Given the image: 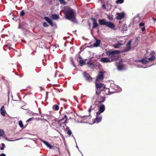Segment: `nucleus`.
I'll list each match as a JSON object with an SVG mask.
<instances>
[{
	"label": "nucleus",
	"instance_id": "f8f14e48",
	"mask_svg": "<svg viewBox=\"0 0 156 156\" xmlns=\"http://www.w3.org/2000/svg\"><path fill=\"white\" fill-rule=\"evenodd\" d=\"M104 73L102 71L100 72L97 77L96 80H101L103 79L104 78Z\"/></svg>",
	"mask_w": 156,
	"mask_h": 156
},
{
	"label": "nucleus",
	"instance_id": "20e7f679",
	"mask_svg": "<svg viewBox=\"0 0 156 156\" xmlns=\"http://www.w3.org/2000/svg\"><path fill=\"white\" fill-rule=\"evenodd\" d=\"M105 98L104 97H101L100 95L98 96L97 99L96 100L95 103H98L101 104L105 101Z\"/></svg>",
	"mask_w": 156,
	"mask_h": 156
},
{
	"label": "nucleus",
	"instance_id": "f704fd0d",
	"mask_svg": "<svg viewBox=\"0 0 156 156\" xmlns=\"http://www.w3.org/2000/svg\"><path fill=\"white\" fill-rule=\"evenodd\" d=\"M108 18L110 20H112L113 19V17L112 15H108Z\"/></svg>",
	"mask_w": 156,
	"mask_h": 156
},
{
	"label": "nucleus",
	"instance_id": "423d86ee",
	"mask_svg": "<svg viewBox=\"0 0 156 156\" xmlns=\"http://www.w3.org/2000/svg\"><path fill=\"white\" fill-rule=\"evenodd\" d=\"M95 87L97 90H102L105 87L104 85L102 83H96Z\"/></svg>",
	"mask_w": 156,
	"mask_h": 156
},
{
	"label": "nucleus",
	"instance_id": "39448f33",
	"mask_svg": "<svg viewBox=\"0 0 156 156\" xmlns=\"http://www.w3.org/2000/svg\"><path fill=\"white\" fill-rule=\"evenodd\" d=\"M99 111L98 112H96V114L97 115H99L100 114L103 112L105 110V107L104 105L102 104L99 107Z\"/></svg>",
	"mask_w": 156,
	"mask_h": 156
},
{
	"label": "nucleus",
	"instance_id": "f3484780",
	"mask_svg": "<svg viewBox=\"0 0 156 156\" xmlns=\"http://www.w3.org/2000/svg\"><path fill=\"white\" fill-rule=\"evenodd\" d=\"M4 106H2L1 107L0 109L1 115L3 116H5V113H6V111L4 110Z\"/></svg>",
	"mask_w": 156,
	"mask_h": 156
},
{
	"label": "nucleus",
	"instance_id": "9d476101",
	"mask_svg": "<svg viewBox=\"0 0 156 156\" xmlns=\"http://www.w3.org/2000/svg\"><path fill=\"white\" fill-rule=\"evenodd\" d=\"M91 20H92L93 22V25L92 28H94L97 27L98 26V25L97 23L96 20L93 17H92L91 18Z\"/></svg>",
	"mask_w": 156,
	"mask_h": 156
},
{
	"label": "nucleus",
	"instance_id": "de8ad7c7",
	"mask_svg": "<svg viewBox=\"0 0 156 156\" xmlns=\"http://www.w3.org/2000/svg\"><path fill=\"white\" fill-rule=\"evenodd\" d=\"M4 147H1L0 148V149L1 150H4Z\"/></svg>",
	"mask_w": 156,
	"mask_h": 156
},
{
	"label": "nucleus",
	"instance_id": "aec40b11",
	"mask_svg": "<svg viewBox=\"0 0 156 156\" xmlns=\"http://www.w3.org/2000/svg\"><path fill=\"white\" fill-rule=\"evenodd\" d=\"M66 119L64 122H62V123H67V116L66 115L64 116V117L62 118L61 119L59 120L58 121H59V122H61L64 119Z\"/></svg>",
	"mask_w": 156,
	"mask_h": 156
},
{
	"label": "nucleus",
	"instance_id": "6ab92c4d",
	"mask_svg": "<svg viewBox=\"0 0 156 156\" xmlns=\"http://www.w3.org/2000/svg\"><path fill=\"white\" fill-rule=\"evenodd\" d=\"M44 19L52 27L53 26V22L48 17H44Z\"/></svg>",
	"mask_w": 156,
	"mask_h": 156
},
{
	"label": "nucleus",
	"instance_id": "bb28decb",
	"mask_svg": "<svg viewBox=\"0 0 156 156\" xmlns=\"http://www.w3.org/2000/svg\"><path fill=\"white\" fill-rule=\"evenodd\" d=\"M155 57L153 55H152L151 57L147 58L150 61H152L155 59Z\"/></svg>",
	"mask_w": 156,
	"mask_h": 156
},
{
	"label": "nucleus",
	"instance_id": "412c9836",
	"mask_svg": "<svg viewBox=\"0 0 156 156\" xmlns=\"http://www.w3.org/2000/svg\"><path fill=\"white\" fill-rule=\"evenodd\" d=\"M42 142L45 145H46L48 147H49L50 148H51V144L48 142H47L46 141L42 140Z\"/></svg>",
	"mask_w": 156,
	"mask_h": 156
},
{
	"label": "nucleus",
	"instance_id": "c9c22d12",
	"mask_svg": "<svg viewBox=\"0 0 156 156\" xmlns=\"http://www.w3.org/2000/svg\"><path fill=\"white\" fill-rule=\"evenodd\" d=\"M25 15V12L23 10H22L20 13V16H24Z\"/></svg>",
	"mask_w": 156,
	"mask_h": 156
},
{
	"label": "nucleus",
	"instance_id": "9b49d317",
	"mask_svg": "<svg viewBox=\"0 0 156 156\" xmlns=\"http://www.w3.org/2000/svg\"><path fill=\"white\" fill-rule=\"evenodd\" d=\"M131 43V40L129 41L126 44V48L124 49V52H127L130 50L131 48L130 47V44Z\"/></svg>",
	"mask_w": 156,
	"mask_h": 156
},
{
	"label": "nucleus",
	"instance_id": "3c124183",
	"mask_svg": "<svg viewBox=\"0 0 156 156\" xmlns=\"http://www.w3.org/2000/svg\"><path fill=\"white\" fill-rule=\"evenodd\" d=\"M48 92H46V96H47L48 95Z\"/></svg>",
	"mask_w": 156,
	"mask_h": 156
},
{
	"label": "nucleus",
	"instance_id": "ea45409f",
	"mask_svg": "<svg viewBox=\"0 0 156 156\" xmlns=\"http://www.w3.org/2000/svg\"><path fill=\"white\" fill-rule=\"evenodd\" d=\"M102 7V8L104 9H106V6L105 5H103Z\"/></svg>",
	"mask_w": 156,
	"mask_h": 156
},
{
	"label": "nucleus",
	"instance_id": "79ce46f5",
	"mask_svg": "<svg viewBox=\"0 0 156 156\" xmlns=\"http://www.w3.org/2000/svg\"><path fill=\"white\" fill-rule=\"evenodd\" d=\"M0 156H6V155L5 154L2 153L0 154Z\"/></svg>",
	"mask_w": 156,
	"mask_h": 156
},
{
	"label": "nucleus",
	"instance_id": "a211bd4d",
	"mask_svg": "<svg viewBox=\"0 0 156 156\" xmlns=\"http://www.w3.org/2000/svg\"><path fill=\"white\" fill-rule=\"evenodd\" d=\"M136 62H141V63L143 64H147L149 62V61L146 60H145V58H142V59H141V60H137L136 61Z\"/></svg>",
	"mask_w": 156,
	"mask_h": 156
},
{
	"label": "nucleus",
	"instance_id": "2eb2a0df",
	"mask_svg": "<svg viewBox=\"0 0 156 156\" xmlns=\"http://www.w3.org/2000/svg\"><path fill=\"white\" fill-rule=\"evenodd\" d=\"M125 65L122 63H119L117 65V69L119 71H121L124 69Z\"/></svg>",
	"mask_w": 156,
	"mask_h": 156
},
{
	"label": "nucleus",
	"instance_id": "0eeeda50",
	"mask_svg": "<svg viewBox=\"0 0 156 156\" xmlns=\"http://www.w3.org/2000/svg\"><path fill=\"white\" fill-rule=\"evenodd\" d=\"M52 121L53 125L55 126L56 128H59L62 127V125L60 123L61 122H59V121H56L55 120H52Z\"/></svg>",
	"mask_w": 156,
	"mask_h": 156
},
{
	"label": "nucleus",
	"instance_id": "a18cd8bd",
	"mask_svg": "<svg viewBox=\"0 0 156 156\" xmlns=\"http://www.w3.org/2000/svg\"><path fill=\"white\" fill-rule=\"evenodd\" d=\"M152 19L154 21H156V19H155L154 17H153Z\"/></svg>",
	"mask_w": 156,
	"mask_h": 156
},
{
	"label": "nucleus",
	"instance_id": "5fc2aeb1",
	"mask_svg": "<svg viewBox=\"0 0 156 156\" xmlns=\"http://www.w3.org/2000/svg\"><path fill=\"white\" fill-rule=\"evenodd\" d=\"M87 1H89L90 0H87Z\"/></svg>",
	"mask_w": 156,
	"mask_h": 156
},
{
	"label": "nucleus",
	"instance_id": "e433bc0d",
	"mask_svg": "<svg viewBox=\"0 0 156 156\" xmlns=\"http://www.w3.org/2000/svg\"><path fill=\"white\" fill-rule=\"evenodd\" d=\"M43 26L44 27H48L49 26V25L48 24L45 22H44L43 23Z\"/></svg>",
	"mask_w": 156,
	"mask_h": 156
},
{
	"label": "nucleus",
	"instance_id": "f03ea898",
	"mask_svg": "<svg viewBox=\"0 0 156 156\" xmlns=\"http://www.w3.org/2000/svg\"><path fill=\"white\" fill-rule=\"evenodd\" d=\"M98 22L100 25H105L111 29H113L115 27V25L113 23L110 21L106 22L104 19H99Z\"/></svg>",
	"mask_w": 156,
	"mask_h": 156
},
{
	"label": "nucleus",
	"instance_id": "c03bdc74",
	"mask_svg": "<svg viewBox=\"0 0 156 156\" xmlns=\"http://www.w3.org/2000/svg\"><path fill=\"white\" fill-rule=\"evenodd\" d=\"M2 147H5V145L4 143H2Z\"/></svg>",
	"mask_w": 156,
	"mask_h": 156
},
{
	"label": "nucleus",
	"instance_id": "603ef678",
	"mask_svg": "<svg viewBox=\"0 0 156 156\" xmlns=\"http://www.w3.org/2000/svg\"><path fill=\"white\" fill-rule=\"evenodd\" d=\"M79 58H80V59H81V57H80Z\"/></svg>",
	"mask_w": 156,
	"mask_h": 156
},
{
	"label": "nucleus",
	"instance_id": "7ed1b4c3",
	"mask_svg": "<svg viewBox=\"0 0 156 156\" xmlns=\"http://www.w3.org/2000/svg\"><path fill=\"white\" fill-rule=\"evenodd\" d=\"M121 53L120 51L114 50L111 51H107L106 53L108 56H114L115 55Z\"/></svg>",
	"mask_w": 156,
	"mask_h": 156
},
{
	"label": "nucleus",
	"instance_id": "37998d69",
	"mask_svg": "<svg viewBox=\"0 0 156 156\" xmlns=\"http://www.w3.org/2000/svg\"><path fill=\"white\" fill-rule=\"evenodd\" d=\"M60 100H62V101H65V102H66V100L65 99H64V98H61L60 99Z\"/></svg>",
	"mask_w": 156,
	"mask_h": 156
},
{
	"label": "nucleus",
	"instance_id": "4c0bfd02",
	"mask_svg": "<svg viewBox=\"0 0 156 156\" xmlns=\"http://www.w3.org/2000/svg\"><path fill=\"white\" fill-rule=\"evenodd\" d=\"M145 25V23H144L141 22L139 24V26L140 27H141L142 26H144Z\"/></svg>",
	"mask_w": 156,
	"mask_h": 156
},
{
	"label": "nucleus",
	"instance_id": "c756f323",
	"mask_svg": "<svg viewBox=\"0 0 156 156\" xmlns=\"http://www.w3.org/2000/svg\"><path fill=\"white\" fill-rule=\"evenodd\" d=\"M61 4H63V5H65L66 4V2L64 0H58Z\"/></svg>",
	"mask_w": 156,
	"mask_h": 156
},
{
	"label": "nucleus",
	"instance_id": "c85d7f7f",
	"mask_svg": "<svg viewBox=\"0 0 156 156\" xmlns=\"http://www.w3.org/2000/svg\"><path fill=\"white\" fill-rule=\"evenodd\" d=\"M87 65L89 66H94V64L92 63L90 61H89L88 62H87Z\"/></svg>",
	"mask_w": 156,
	"mask_h": 156
},
{
	"label": "nucleus",
	"instance_id": "49530a36",
	"mask_svg": "<svg viewBox=\"0 0 156 156\" xmlns=\"http://www.w3.org/2000/svg\"><path fill=\"white\" fill-rule=\"evenodd\" d=\"M89 108H91V110L93 109V108L92 107V106H91Z\"/></svg>",
	"mask_w": 156,
	"mask_h": 156
},
{
	"label": "nucleus",
	"instance_id": "6e6552de",
	"mask_svg": "<svg viewBox=\"0 0 156 156\" xmlns=\"http://www.w3.org/2000/svg\"><path fill=\"white\" fill-rule=\"evenodd\" d=\"M117 16L116 17V19L117 20H121L125 17V14L124 12L121 13H117Z\"/></svg>",
	"mask_w": 156,
	"mask_h": 156
},
{
	"label": "nucleus",
	"instance_id": "864d4df0",
	"mask_svg": "<svg viewBox=\"0 0 156 156\" xmlns=\"http://www.w3.org/2000/svg\"><path fill=\"white\" fill-rule=\"evenodd\" d=\"M152 52H153V53H154V54H155V53H154V51H152Z\"/></svg>",
	"mask_w": 156,
	"mask_h": 156
},
{
	"label": "nucleus",
	"instance_id": "4be33fe9",
	"mask_svg": "<svg viewBox=\"0 0 156 156\" xmlns=\"http://www.w3.org/2000/svg\"><path fill=\"white\" fill-rule=\"evenodd\" d=\"M111 58V60H110L111 62L116 60L118 58V57L114 56H111L109 58Z\"/></svg>",
	"mask_w": 156,
	"mask_h": 156
},
{
	"label": "nucleus",
	"instance_id": "09e8293b",
	"mask_svg": "<svg viewBox=\"0 0 156 156\" xmlns=\"http://www.w3.org/2000/svg\"><path fill=\"white\" fill-rule=\"evenodd\" d=\"M87 116V115H84V116L81 117V118H85Z\"/></svg>",
	"mask_w": 156,
	"mask_h": 156
},
{
	"label": "nucleus",
	"instance_id": "58836bf2",
	"mask_svg": "<svg viewBox=\"0 0 156 156\" xmlns=\"http://www.w3.org/2000/svg\"><path fill=\"white\" fill-rule=\"evenodd\" d=\"M67 133L69 135V136H71V135L72 134V132L70 129H68L67 130Z\"/></svg>",
	"mask_w": 156,
	"mask_h": 156
},
{
	"label": "nucleus",
	"instance_id": "dca6fc26",
	"mask_svg": "<svg viewBox=\"0 0 156 156\" xmlns=\"http://www.w3.org/2000/svg\"><path fill=\"white\" fill-rule=\"evenodd\" d=\"M96 42L93 44V46L95 47H97L99 46L101 43V40L95 38Z\"/></svg>",
	"mask_w": 156,
	"mask_h": 156
},
{
	"label": "nucleus",
	"instance_id": "393cba45",
	"mask_svg": "<svg viewBox=\"0 0 156 156\" xmlns=\"http://www.w3.org/2000/svg\"><path fill=\"white\" fill-rule=\"evenodd\" d=\"M122 45V44L119 43H116L114 44L113 47L115 48H117L120 47Z\"/></svg>",
	"mask_w": 156,
	"mask_h": 156
},
{
	"label": "nucleus",
	"instance_id": "b1692460",
	"mask_svg": "<svg viewBox=\"0 0 156 156\" xmlns=\"http://www.w3.org/2000/svg\"><path fill=\"white\" fill-rule=\"evenodd\" d=\"M59 109V107L58 105H55L53 106V109L54 110L57 111Z\"/></svg>",
	"mask_w": 156,
	"mask_h": 156
},
{
	"label": "nucleus",
	"instance_id": "cd10ccee",
	"mask_svg": "<svg viewBox=\"0 0 156 156\" xmlns=\"http://www.w3.org/2000/svg\"><path fill=\"white\" fill-rule=\"evenodd\" d=\"M102 91V90H98L97 89L96 90V94H97L98 96L100 95L101 93V91Z\"/></svg>",
	"mask_w": 156,
	"mask_h": 156
},
{
	"label": "nucleus",
	"instance_id": "f257e3e1",
	"mask_svg": "<svg viewBox=\"0 0 156 156\" xmlns=\"http://www.w3.org/2000/svg\"><path fill=\"white\" fill-rule=\"evenodd\" d=\"M65 10L66 18L73 22H75L76 21V13L75 10L70 8L68 10L65 9Z\"/></svg>",
	"mask_w": 156,
	"mask_h": 156
},
{
	"label": "nucleus",
	"instance_id": "473e14b6",
	"mask_svg": "<svg viewBox=\"0 0 156 156\" xmlns=\"http://www.w3.org/2000/svg\"><path fill=\"white\" fill-rule=\"evenodd\" d=\"M35 119L34 118V117H32L31 118L29 119H27L26 121V122H27V123L28 122H30V121H33V120H34Z\"/></svg>",
	"mask_w": 156,
	"mask_h": 156
},
{
	"label": "nucleus",
	"instance_id": "1a4fd4ad",
	"mask_svg": "<svg viewBox=\"0 0 156 156\" xmlns=\"http://www.w3.org/2000/svg\"><path fill=\"white\" fill-rule=\"evenodd\" d=\"M100 62L104 63H107L108 62H110V58L108 57H102L101 58Z\"/></svg>",
	"mask_w": 156,
	"mask_h": 156
},
{
	"label": "nucleus",
	"instance_id": "4468645a",
	"mask_svg": "<svg viewBox=\"0 0 156 156\" xmlns=\"http://www.w3.org/2000/svg\"><path fill=\"white\" fill-rule=\"evenodd\" d=\"M83 75V76L86 80H88L89 81L92 80V78L88 73L85 72L84 73Z\"/></svg>",
	"mask_w": 156,
	"mask_h": 156
},
{
	"label": "nucleus",
	"instance_id": "ddd939ff",
	"mask_svg": "<svg viewBox=\"0 0 156 156\" xmlns=\"http://www.w3.org/2000/svg\"><path fill=\"white\" fill-rule=\"evenodd\" d=\"M96 114V118L94 120V122H96L97 123H98L100 122L102 119V117L100 116V115H97V114Z\"/></svg>",
	"mask_w": 156,
	"mask_h": 156
},
{
	"label": "nucleus",
	"instance_id": "5701e85b",
	"mask_svg": "<svg viewBox=\"0 0 156 156\" xmlns=\"http://www.w3.org/2000/svg\"><path fill=\"white\" fill-rule=\"evenodd\" d=\"M51 17L54 20H57L59 18V16L58 15L53 14L51 15Z\"/></svg>",
	"mask_w": 156,
	"mask_h": 156
},
{
	"label": "nucleus",
	"instance_id": "8fccbe9b",
	"mask_svg": "<svg viewBox=\"0 0 156 156\" xmlns=\"http://www.w3.org/2000/svg\"><path fill=\"white\" fill-rule=\"evenodd\" d=\"M91 111V108H89V110H88V111L90 113V112Z\"/></svg>",
	"mask_w": 156,
	"mask_h": 156
},
{
	"label": "nucleus",
	"instance_id": "72a5a7b5",
	"mask_svg": "<svg viewBox=\"0 0 156 156\" xmlns=\"http://www.w3.org/2000/svg\"><path fill=\"white\" fill-rule=\"evenodd\" d=\"M124 0H117L116 1V3L117 4H121L123 2Z\"/></svg>",
	"mask_w": 156,
	"mask_h": 156
},
{
	"label": "nucleus",
	"instance_id": "a878e982",
	"mask_svg": "<svg viewBox=\"0 0 156 156\" xmlns=\"http://www.w3.org/2000/svg\"><path fill=\"white\" fill-rule=\"evenodd\" d=\"M87 59H86L84 60H81L79 61V63L82 65H83L86 62V61L87 60Z\"/></svg>",
	"mask_w": 156,
	"mask_h": 156
},
{
	"label": "nucleus",
	"instance_id": "2f4dec72",
	"mask_svg": "<svg viewBox=\"0 0 156 156\" xmlns=\"http://www.w3.org/2000/svg\"><path fill=\"white\" fill-rule=\"evenodd\" d=\"M5 134L4 131L3 129H1L0 130V136H2Z\"/></svg>",
	"mask_w": 156,
	"mask_h": 156
},
{
	"label": "nucleus",
	"instance_id": "a19ab883",
	"mask_svg": "<svg viewBox=\"0 0 156 156\" xmlns=\"http://www.w3.org/2000/svg\"><path fill=\"white\" fill-rule=\"evenodd\" d=\"M145 30V27H143L141 28V30L143 31H144Z\"/></svg>",
	"mask_w": 156,
	"mask_h": 156
},
{
	"label": "nucleus",
	"instance_id": "7c9ffc66",
	"mask_svg": "<svg viewBox=\"0 0 156 156\" xmlns=\"http://www.w3.org/2000/svg\"><path fill=\"white\" fill-rule=\"evenodd\" d=\"M19 125L21 128L23 127V125L22 121H20L19 122Z\"/></svg>",
	"mask_w": 156,
	"mask_h": 156
}]
</instances>
